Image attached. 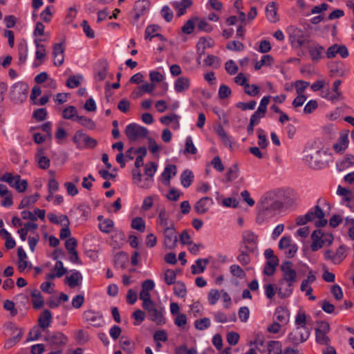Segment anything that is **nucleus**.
Returning <instances> with one entry per match:
<instances>
[{"instance_id": "f257e3e1", "label": "nucleus", "mask_w": 354, "mask_h": 354, "mask_svg": "<svg viewBox=\"0 0 354 354\" xmlns=\"http://www.w3.org/2000/svg\"><path fill=\"white\" fill-rule=\"evenodd\" d=\"M283 203L280 200L275 192L265 194L257 204V215L256 221L261 225L274 217L277 212L282 208Z\"/></svg>"}, {"instance_id": "f03ea898", "label": "nucleus", "mask_w": 354, "mask_h": 354, "mask_svg": "<svg viewBox=\"0 0 354 354\" xmlns=\"http://www.w3.org/2000/svg\"><path fill=\"white\" fill-rule=\"evenodd\" d=\"M281 270L283 273V278L279 280V285L286 282V288L279 287L277 288L278 295L283 299L288 297L292 293L294 284L297 282V272L292 269V263L289 261L283 262L281 265Z\"/></svg>"}, {"instance_id": "7ed1b4c3", "label": "nucleus", "mask_w": 354, "mask_h": 354, "mask_svg": "<svg viewBox=\"0 0 354 354\" xmlns=\"http://www.w3.org/2000/svg\"><path fill=\"white\" fill-rule=\"evenodd\" d=\"M29 86L24 82H17L10 88L9 97L15 104H22L28 97Z\"/></svg>"}, {"instance_id": "20e7f679", "label": "nucleus", "mask_w": 354, "mask_h": 354, "mask_svg": "<svg viewBox=\"0 0 354 354\" xmlns=\"http://www.w3.org/2000/svg\"><path fill=\"white\" fill-rule=\"evenodd\" d=\"M288 32L289 41L294 48H299L310 42L308 35L300 28L290 26Z\"/></svg>"}, {"instance_id": "39448f33", "label": "nucleus", "mask_w": 354, "mask_h": 354, "mask_svg": "<svg viewBox=\"0 0 354 354\" xmlns=\"http://www.w3.org/2000/svg\"><path fill=\"white\" fill-rule=\"evenodd\" d=\"M310 329L306 326H299L294 328L288 335L286 342L293 346L305 342L310 336Z\"/></svg>"}, {"instance_id": "423d86ee", "label": "nucleus", "mask_w": 354, "mask_h": 354, "mask_svg": "<svg viewBox=\"0 0 354 354\" xmlns=\"http://www.w3.org/2000/svg\"><path fill=\"white\" fill-rule=\"evenodd\" d=\"M146 310L150 320L156 322L158 325L165 324V318L163 315V309L161 306L156 305L153 301L142 307Z\"/></svg>"}, {"instance_id": "0eeeda50", "label": "nucleus", "mask_w": 354, "mask_h": 354, "mask_svg": "<svg viewBox=\"0 0 354 354\" xmlns=\"http://www.w3.org/2000/svg\"><path fill=\"white\" fill-rule=\"evenodd\" d=\"M124 133L130 141L147 138L149 131L146 127L136 123H131L126 127Z\"/></svg>"}, {"instance_id": "6e6552de", "label": "nucleus", "mask_w": 354, "mask_h": 354, "mask_svg": "<svg viewBox=\"0 0 354 354\" xmlns=\"http://www.w3.org/2000/svg\"><path fill=\"white\" fill-rule=\"evenodd\" d=\"M1 181L6 182L10 186L16 189L19 192H24L27 189L28 182L26 180H21L19 175L13 176L11 173L6 172L1 178Z\"/></svg>"}, {"instance_id": "1a4fd4ad", "label": "nucleus", "mask_w": 354, "mask_h": 354, "mask_svg": "<svg viewBox=\"0 0 354 354\" xmlns=\"http://www.w3.org/2000/svg\"><path fill=\"white\" fill-rule=\"evenodd\" d=\"M241 237L242 241L240 243L239 248L254 252L257 248L258 236L252 231L245 230L243 232Z\"/></svg>"}, {"instance_id": "9d476101", "label": "nucleus", "mask_w": 354, "mask_h": 354, "mask_svg": "<svg viewBox=\"0 0 354 354\" xmlns=\"http://www.w3.org/2000/svg\"><path fill=\"white\" fill-rule=\"evenodd\" d=\"M73 141L77 145V148H89L93 149L97 145V140L88 135L83 133L82 131H77L75 132Z\"/></svg>"}, {"instance_id": "9b49d317", "label": "nucleus", "mask_w": 354, "mask_h": 354, "mask_svg": "<svg viewBox=\"0 0 354 354\" xmlns=\"http://www.w3.org/2000/svg\"><path fill=\"white\" fill-rule=\"evenodd\" d=\"M305 218L307 219L308 222H310L315 221V218H318L317 221H315V226L317 227H322L326 226L328 221L324 218V212L319 207V205H317L314 211H309L305 214Z\"/></svg>"}, {"instance_id": "f8f14e48", "label": "nucleus", "mask_w": 354, "mask_h": 354, "mask_svg": "<svg viewBox=\"0 0 354 354\" xmlns=\"http://www.w3.org/2000/svg\"><path fill=\"white\" fill-rule=\"evenodd\" d=\"M163 236L164 245L165 248L172 250L176 246L178 239L173 223H171L169 227L165 228Z\"/></svg>"}, {"instance_id": "ddd939ff", "label": "nucleus", "mask_w": 354, "mask_h": 354, "mask_svg": "<svg viewBox=\"0 0 354 354\" xmlns=\"http://www.w3.org/2000/svg\"><path fill=\"white\" fill-rule=\"evenodd\" d=\"M44 340L51 346H64L68 342L67 337L61 332L47 334Z\"/></svg>"}, {"instance_id": "4468645a", "label": "nucleus", "mask_w": 354, "mask_h": 354, "mask_svg": "<svg viewBox=\"0 0 354 354\" xmlns=\"http://www.w3.org/2000/svg\"><path fill=\"white\" fill-rule=\"evenodd\" d=\"M157 165L154 162H150L145 165V174L147 177L143 180V184L140 185V187L148 189L151 187L153 181V176L157 170Z\"/></svg>"}, {"instance_id": "2eb2a0df", "label": "nucleus", "mask_w": 354, "mask_h": 354, "mask_svg": "<svg viewBox=\"0 0 354 354\" xmlns=\"http://www.w3.org/2000/svg\"><path fill=\"white\" fill-rule=\"evenodd\" d=\"M83 317L86 322L95 327H100L102 325V316L99 313L88 310L84 312Z\"/></svg>"}, {"instance_id": "dca6fc26", "label": "nucleus", "mask_w": 354, "mask_h": 354, "mask_svg": "<svg viewBox=\"0 0 354 354\" xmlns=\"http://www.w3.org/2000/svg\"><path fill=\"white\" fill-rule=\"evenodd\" d=\"M213 203L212 198L208 196L203 197L195 203L194 209L197 214H204L209 210Z\"/></svg>"}, {"instance_id": "f3484780", "label": "nucleus", "mask_w": 354, "mask_h": 354, "mask_svg": "<svg viewBox=\"0 0 354 354\" xmlns=\"http://www.w3.org/2000/svg\"><path fill=\"white\" fill-rule=\"evenodd\" d=\"M308 50L312 61L317 63L323 57L324 48L319 44L313 42L312 45L308 46Z\"/></svg>"}, {"instance_id": "a211bd4d", "label": "nucleus", "mask_w": 354, "mask_h": 354, "mask_svg": "<svg viewBox=\"0 0 354 354\" xmlns=\"http://www.w3.org/2000/svg\"><path fill=\"white\" fill-rule=\"evenodd\" d=\"M64 48L62 43L55 44L53 48L54 64L60 66L64 61Z\"/></svg>"}, {"instance_id": "6ab92c4d", "label": "nucleus", "mask_w": 354, "mask_h": 354, "mask_svg": "<svg viewBox=\"0 0 354 354\" xmlns=\"http://www.w3.org/2000/svg\"><path fill=\"white\" fill-rule=\"evenodd\" d=\"M190 87V80L187 77H180L174 82V89L176 93H180L187 91Z\"/></svg>"}, {"instance_id": "aec40b11", "label": "nucleus", "mask_w": 354, "mask_h": 354, "mask_svg": "<svg viewBox=\"0 0 354 354\" xmlns=\"http://www.w3.org/2000/svg\"><path fill=\"white\" fill-rule=\"evenodd\" d=\"M349 143L348 133L342 135L337 142L333 145V149L336 153H342L348 147Z\"/></svg>"}, {"instance_id": "412c9836", "label": "nucleus", "mask_w": 354, "mask_h": 354, "mask_svg": "<svg viewBox=\"0 0 354 354\" xmlns=\"http://www.w3.org/2000/svg\"><path fill=\"white\" fill-rule=\"evenodd\" d=\"M192 0H181L180 1H174L172 3L173 8L177 12V16L181 17L186 12V10L192 6Z\"/></svg>"}, {"instance_id": "4be33fe9", "label": "nucleus", "mask_w": 354, "mask_h": 354, "mask_svg": "<svg viewBox=\"0 0 354 354\" xmlns=\"http://www.w3.org/2000/svg\"><path fill=\"white\" fill-rule=\"evenodd\" d=\"M44 150L41 148L37 149V152L35 154V160L38 163V166L40 169H46L50 167V159L44 155Z\"/></svg>"}, {"instance_id": "5701e85b", "label": "nucleus", "mask_w": 354, "mask_h": 354, "mask_svg": "<svg viewBox=\"0 0 354 354\" xmlns=\"http://www.w3.org/2000/svg\"><path fill=\"white\" fill-rule=\"evenodd\" d=\"M52 315L49 310H44L38 319V325L44 330L50 326L52 322Z\"/></svg>"}, {"instance_id": "b1692460", "label": "nucleus", "mask_w": 354, "mask_h": 354, "mask_svg": "<svg viewBox=\"0 0 354 354\" xmlns=\"http://www.w3.org/2000/svg\"><path fill=\"white\" fill-rule=\"evenodd\" d=\"M209 263V259H198L194 265H192L191 267L192 273L193 274H198L203 273L207 265Z\"/></svg>"}, {"instance_id": "393cba45", "label": "nucleus", "mask_w": 354, "mask_h": 354, "mask_svg": "<svg viewBox=\"0 0 354 354\" xmlns=\"http://www.w3.org/2000/svg\"><path fill=\"white\" fill-rule=\"evenodd\" d=\"M109 68L108 62L105 60L101 61L98 64V69L95 74V79L96 81H103L107 75Z\"/></svg>"}, {"instance_id": "a878e982", "label": "nucleus", "mask_w": 354, "mask_h": 354, "mask_svg": "<svg viewBox=\"0 0 354 354\" xmlns=\"http://www.w3.org/2000/svg\"><path fill=\"white\" fill-rule=\"evenodd\" d=\"M30 295L33 298L32 300L33 308L39 309L42 308L44 304V301L41 292L38 290L34 289L31 291Z\"/></svg>"}, {"instance_id": "bb28decb", "label": "nucleus", "mask_w": 354, "mask_h": 354, "mask_svg": "<svg viewBox=\"0 0 354 354\" xmlns=\"http://www.w3.org/2000/svg\"><path fill=\"white\" fill-rule=\"evenodd\" d=\"M274 316L277 321L285 324L288 322L289 313L283 307H278L275 310Z\"/></svg>"}, {"instance_id": "cd10ccee", "label": "nucleus", "mask_w": 354, "mask_h": 354, "mask_svg": "<svg viewBox=\"0 0 354 354\" xmlns=\"http://www.w3.org/2000/svg\"><path fill=\"white\" fill-rule=\"evenodd\" d=\"M324 232L322 230H316L311 234V239L313 241L310 248L313 252H316L320 249V245H317V243L320 241V239L323 238Z\"/></svg>"}, {"instance_id": "c85d7f7f", "label": "nucleus", "mask_w": 354, "mask_h": 354, "mask_svg": "<svg viewBox=\"0 0 354 354\" xmlns=\"http://www.w3.org/2000/svg\"><path fill=\"white\" fill-rule=\"evenodd\" d=\"M346 250L347 248L346 245H340L335 252L333 263L336 265L341 263L347 256Z\"/></svg>"}, {"instance_id": "c756f323", "label": "nucleus", "mask_w": 354, "mask_h": 354, "mask_svg": "<svg viewBox=\"0 0 354 354\" xmlns=\"http://www.w3.org/2000/svg\"><path fill=\"white\" fill-rule=\"evenodd\" d=\"M268 19L272 23H275L279 20L275 2L268 3L266 8Z\"/></svg>"}, {"instance_id": "7c9ffc66", "label": "nucleus", "mask_w": 354, "mask_h": 354, "mask_svg": "<svg viewBox=\"0 0 354 354\" xmlns=\"http://www.w3.org/2000/svg\"><path fill=\"white\" fill-rule=\"evenodd\" d=\"M194 176L192 171L189 169L185 170L180 176L182 185L185 188L189 187L194 180Z\"/></svg>"}, {"instance_id": "2f4dec72", "label": "nucleus", "mask_w": 354, "mask_h": 354, "mask_svg": "<svg viewBox=\"0 0 354 354\" xmlns=\"http://www.w3.org/2000/svg\"><path fill=\"white\" fill-rule=\"evenodd\" d=\"M129 260L128 254L124 252H118L114 257V264L116 267L123 268Z\"/></svg>"}, {"instance_id": "473e14b6", "label": "nucleus", "mask_w": 354, "mask_h": 354, "mask_svg": "<svg viewBox=\"0 0 354 354\" xmlns=\"http://www.w3.org/2000/svg\"><path fill=\"white\" fill-rule=\"evenodd\" d=\"M214 41L211 38H204L202 37L200 39L198 44H197V50L199 52L200 55L205 53V50L207 48H210L213 46Z\"/></svg>"}, {"instance_id": "72a5a7b5", "label": "nucleus", "mask_w": 354, "mask_h": 354, "mask_svg": "<svg viewBox=\"0 0 354 354\" xmlns=\"http://www.w3.org/2000/svg\"><path fill=\"white\" fill-rule=\"evenodd\" d=\"M39 197V194L36 193L33 195L24 198L19 205V209H23L25 207L32 206L35 204V203L38 200Z\"/></svg>"}, {"instance_id": "f704fd0d", "label": "nucleus", "mask_w": 354, "mask_h": 354, "mask_svg": "<svg viewBox=\"0 0 354 354\" xmlns=\"http://www.w3.org/2000/svg\"><path fill=\"white\" fill-rule=\"evenodd\" d=\"M77 116H78L77 110L74 106H68L63 110L62 117L64 119L76 121Z\"/></svg>"}, {"instance_id": "c9c22d12", "label": "nucleus", "mask_w": 354, "mask_h": 354, "mask_svg": "<svg viewBox=\"0 0 354 354\" xmlns=\"http://www.w3.org/2000/svg\"><path fill=\"white\" fill-rule=\"evenodd\" d=\"M80 279H82L81 274L78 271H75L66 277V282L71 288H75L79 285Z\"/></svg>"}, {"instance_id": "e433bc0d", "label": "nucleus", "mask_w": 354, "mask_h": 354, "mask_svg": "<svg viewBox=\"0 0 354 354\" xmlns=\"http://www.w3.org/2000/svg\"><path fill=\"white\" fill-rule=\"evenodd\" d=\"M239 251L240 254L237 256L236 259L239 263H241L243 266H246L250 262V254L253 252L250 250H245L243 248H239Z\"/></svg>"}, {"instance_id": "4c0bfd02", "label": "nucleus", "mask_w": 354, "mask_h": 354, "mask_svg": "<svg viewBox=\"0 0 354 354\" xmlns=\"http://www.w3.org/2000/svg\"><path fill=\"white\" fill-rule=\"evenodd\" d=\"M268 354H282L281 344L278 341L268 342Z\"/></svg>"}, {"instance_id": "58836bf2", "label": "nucleus", "mask_w": 354, "mask_h": 354, "mask_svg": "<svg viewBox=\"0 0 354 354\" xmlns=\"http://www.w3.org/2000/svg\"><path fill=\"white\" fill-rule=\"evenodd\" d=\"M149 3L147 0H139L136 1L134 5V12H138L142 15L145 13L149 8Z\"/></svg>"}, {"instance_id": "ea45409f", "label": "nucleus", "mask_w": 354, "mask_h": 354, "mask_svg": "<svg viewBox=\"0 0 354 354\" xmlns=\"http://www.w3.org/2000/svg\"><path fill=\"white\" fill-rule=\"evenodd\" d=\"M198 21V18H192L189 19L181 28L183 33L189 35L193 32L195 28V21Z\"/></svg>"}, {"instance_id": "a19ab883", "label": "nucleus", "mask_w": 354, "mask_h": 354, "mask_svg": "<svg viewBox=\"0 0 354 354\" xmlns=\"http://www.w3.org/2000/svg\"><path fill=\"white\" fill-rule=\"evenodd\" d=\"M76 121L82 126L85 127L89 129H93L95 127V122L89 118L85 116H77Z\"/></svg>"}, {"instance_id": "79ce46f5", "label": "nucleus", "mask_w": 354, "mask_h": 354, "mask_svg": "<svg viewBox=\"0 0 354 354\" xmlns=\"http://www.w3.org/2000/svg\"><path fill=\"white\" fill-rule=\"evenodd\" d=\"M19 63L23 64L27 58L28 46L26 44H19L18 45Z\"/></svg>"}, {"instance_id": "37998d69", "label": "nucleus", "mask_w": 354, "mask_h": 354, "mask_svg": "<svg viewBox=\"0 0 354 354\" xmlns=\"http://www.w3.org/2000/svg\"><path fill=\"white\" fill-rule=\"evenodd\" d=\"M171 173L174 176L176 175V166L175 165H167L165 167L164 171L162 174V177L167 182H169Z\"/></svg>"}, {"instance_id": "c03bdc74", "label": "nucleus", "mask_w": 354, "mask_h": 354, "mask_svg": "<svg viewBox=\"0 0 354 354\" xmlns=\"http://www.w3.org/2000/svg\"><path fill=\"white\" fill-rule=\"evenodd\" d=\"M210 319L207 317L196 319L194 322V326L196 329L203 330L208 328L210 326Z\"/></svg>"}, {"instance_id": "a18cd8bd", "label": "nucleus", "mask_w": 354, "mask_h": 354, "mask_svg": "<svg viewBox=\"0 0 354 354\" xmlns=\"http://www.w3.org/2000/svg\"><path fill=\"white\" fill-rule=\"evenodd\" d=\"M41 41L42 40L40 39H35V44L37 48L35 53V57L37 59H42L46 56L45 46L43 44H40V41Z\"/></svg>"}, {"instance_id": "49530a36", "label": "nucleus", "mask_w": 354, "mask_h": 354, "mask_svg": "<svg viewBox=\"0 0 354 354\" xmlns=\"http://www.w3.org/2000/svg\"><path fill=\"white\" fill-rule=\"evenodd\" d=\"M113 227V221L111 219H104L102 222L99 223L100 230L106 234L111 232Z\"/></svg>"}, {"instance_id": "de8ad7c7", "label": "nucleus", "mask_w": 354, "mask_h": 354, "mask_svg": "<svg viewBox=\"0 0 354 354\" xmlns=\"http://www.w3.org/2000/svg\"><path fill=\"white\" fill-rule=\"evenodd\" d=\"M174 294L179 297H184L186 295L187 290L184 283L178 281L174 287Z\"/></svg>"}, {"instance_id": "09e8293b", "label": "nucleus", "mask_w": 354, "mask_h": 354, "mask_svg": "<svg viewBox=\"0 0 354 354\" xmlns=\"http://www.w3.org/2000/svg\"><path fill=\"white\" fill-rule=\"evenodd\" d=\"M132 228L143 232L145 229V222L141 217H136L131 221Z\"/></svg>"}, {"instance_id": "8fccbe9b", "label": "nucleus", "mask_w": 354, "mask_h": 354, "mask_svg": "<svg viewBox=\"0 0 354 354\" xmlns=\"http://www.w3.org/2000/svg\"><path fill=\"white\" fill-rule=\"evenodd\" d=\"M327 334L315 330L316 342L319 344L328 346L330 342V339Z\"/></svg>"}, {"instance_id": "3c124183", "label": "nucleus", "mask_w": 354, "mask_h": 354, "mask_svg": "<svg viewBox=\"0 0 354 354\" xmlns=\"http://www.w3.org/2000/svg\"><path fill=\"white\" fill-rule=\"evenodd\" d=\"M160 27L158 25H149L145 29V39L151 40L155 37L153 35L156 34V31L160 30Z\"/></svg>"}, {"instance_id": "603ef678", "label": "nucleus", "mask_w": 354, "mask_h": 354, "mask_svg": "<svg viewBox=\"0 0 354 354\" xmlns=\"http://www.w3.org/2000/svg\"><path fill=\"white\" fill-rule=\"evenodd\" d=\"M183 153L185 154L191 153L193 155L196 154L197 153V149L194 146V145L193 143L192 138L190 136H188L186 138L185 147Z\"/></svg>"}, {"instance_id": "864d4df0", "label": "nucleus", "mask_w": 354, "mask_h": 354, "mask_svg": "<svg viewBox=\"0 0 354 354\" xmlns=\"http://www.w3.org/2000/svg\"><path fill=\"white\" fill-rule=\"evenodd\" d=\"M273 62V58L270 55H265L262 56L260 61L257 62L254 65L256 70H259L264 65H270Z\"/></svg>"}, {"instance_id": "5fc2aeb1", "label": "nucleus", "mask_w": 354, "mask_h": 354, "mask_svg": "<svg viewBox=\"0 0 354 354\" xmlns=\"http://www.w3.org/2000/svg\"><path fill=\"white\" fill-rule=\"evenodd\" d=\"M278 288H275V285L272 283H268L264 285L265 295L269 299H272L276 293L278 294Z\"/></svg>"}, {"instance_id": "6e6d98bb", "label": "nucleus", "mask_w": 354, "mask_h": 354, "mask_svg": "<svg viewBox=\"0 0 354 354\" xmlns=\"http://www.w3.org/2000/svg\"><path fill=\"white\" fill-rule=\"evenodd\" d=\"M168 214L165 209H162L158 214V223L165 228L169 227L168 223Z\"/></svg>"}, {"instance_id": "4d7b16f0", "label": "nucleus", "mask_w": 354, "mask_h": 354, "mask_svg": "<svg viewBox=\"0 0 354 354\" xmlns=\"http://www.w3.org/2000/svg\"><path fill=\"white\" fill-rule=\"evenodd\" d=\"M258 133V145L261 149H265L267 147L268 142L265 134V131L262 129H258L257 130Z\"/></svg>"}, {"instance_id": "13d9d810", "label": "nucleus", "mask_w": 354, "mask_h": 354, "mask_svg": "<svg viewBox=\"0 0 354 354\" xmlns=\"http://www.w3.org/2000/svg\"><path fill=\"white\" fill-rule=\"evenodd\" d=\"M204 63L207 66H214L217 68L220 66V59L218 57L212 55H209L204 60Z\"/></svg>"}, {"instance_id": "bf43d9fd", "label": "nucleus", "mask_w": 354, "mask_h": 354, "mask_svg": "<svg viewBox=\"0 0 354 354\" xmlns=\"http://www.w3.org/2000/svg\"><path fill=\"white\" fill-rule=\"evenodd\" d=\"M24 335L22 329H19V333L17 335L8 339L5 344V347L9 348L16 344L21 338Z\"/></svg>"}, {"instance_id": "052dcab7", "label": "nucleus", "mask_w": 354, "mask_h": 354, "mask_svg": "<svg viewBox=\"0 0 354 354\" xmlns=\"http://www.w3.org/2000/svg\"><path fill=\"white\" fill-rule=\"evenodd\" d=\"M239 169L236 165L230 167L226 174L227 182L232 181L238 177Z\"/></svg>"}, {"instance_id": "680f3d73", "label": "nucleus", "mask_w": 354, "mask_h": 354, "mask_svg": "<svg viewBox=\"0 0 354 354\" xmlns=\"http://www.w3.org/2000/svg\"><path fill=\"white\" fill-rule=\"evenodd\" d=\"M176 273L171 269H168L165 273V281L167 285L176 283Z\"/></svg>"}, {"instance_id": "e2e57ef3", "label": "nucleus", "mask_w": 354, "mask_h": 354, "mask_svg": "<svg viewBox=\"0 0 354 354\" xmlns=\"http://www.w3.org/2000/svg\"><path fill=\"white\" fill-rule=\"evenodd\" d=\"M354 165V155L346 154L344 159L340 162V169H346Z\"/></svg>"}, {"instance_id": "0e129e2a", "label": "nucleus", "mask_w": 354, "mask_h": 354, "mask_svg": "<svg viewBox=\"0 0 354 354\" xmlns=\"http://www.w3.org/2000/svg\"><path fill=\"white\" fill-rule=\"evenodd\" d=\"M225 68L227 73L231 75H235L236 73H237V72L239 71V68H238L237 65L232 59L228 60L227 62H225Z\"/></svg>"}, {"instance_id": "69168bd1", "label": "nucleus", "mask_w": 354, "mask_h": 354, "mask_svg": "<svg viewBox=\"0 0 354 354\" xmlns=\"http://www.w3.org/2000/svg\"><path fill=\"white\" fill-rule=\"evenodd\" d=\"M245 93L251 96L254 97L257 96L260 91V88L256 85V84H247L245 85V87L244 88Z\"/></svg>"}, {"instance_id": "338daca9", "label": "nucleus", "mask_w": 354, "mask_h": 354, "mask_svg": "<svg viewBox=\"0 0 354 354\" xmlns=\"http://www.w3.org/2000/svg\"><path fill=\"white\" fill-rule=\"evenodd\" d=\"M257 102L255 100H250L248 102H239L236 104V106L242 111L254 110L255 109Z\"/></svg>"}, {"instance_id": "774afa93", "label": "nucleus", "mask_w": 354, "mask_h": 354, "mask_svg": "<svg viewBox=\"0 0 354 354\" xmlns=\"http://www.w3.org/2000/svg\"><path fill=\"white\" fill-rule=\"evenodd\" d=\"M80 79H82L81 75H71L67 80L66 84L69 88H76L80 84Z\"/></svg>"}]
</instances>
